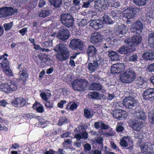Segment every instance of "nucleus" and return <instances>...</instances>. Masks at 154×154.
<instances>
[{
    "label": "nucleus",
    "instance_id": "34",
    "mask_svg": "<svg viewBox=\"0 0 154 154\" xmlns=\"http://www.w3.org/2000/svg\"><path fill=\"white\" fill-rule=\"evenodd\" d=\"M0 67L2 68V70L10 67V62L7 58H5L4 60L1 63Z\"/></svg>",
    "mask_w": 154,
    "mask_h": 154
},
{
    "label": "nucleus",
    "instance_id": "54",
    "mask_svg": "<svg viewBox=\"0 0 154 154\" xmlns=\"http://www.w3.org/2000/svg\"><path fill=\"white\" fill-rule=\"evenodd\" d=\"M147 69L149 72H154V63L149 65Z\"/></svg>",
    "mask_w": 154,
    "mask_h": 154
},
{
    "label": "nucleus",
    "instance_id": "20",
    "mask_svg": "<svg viewBox=\"0 0 154 154\" xmlns=\"http://www.w3.org/2000/svg\"><path fill=\"white\" fill-rule=\"evenodd\" d=\"M127 32V28L124 24H121L118 26V29L117 30V34L119 37H123V35L125 34Z\"/></svg>",
    "mask_w": 154,
    "mask_h": 154
},
{
    "label": "nucleus",
    "instance_id": "43",
    "mask_svg": "<svg viewBox=\"0 0 154 154\" xmlns=\"http://www.w3.org/2000/svg\"><path fill=\"white\" fill-rule=\"evenodd\" d=\"M148 39V42L154 48V32L150 33L149 35Z\"/></svg>",
    "mask_w": 154,
    "mask_h": 154
},
{
    "label": "nucleus",
    "instance_id": "50",
    "mask_svg": "<svg viewBox=\"0 0 154 154\" xmlns=\"http://www.w3.org/2000/svg\"><path fill=\"white\" fill-rule=\"evenodd\" d=\"M94 1V0H88L87 2H84L82 5L83 8H88L90 5L91 2H92Z\"/></svg>",
    "mask_w": 154,
    "mask_h": 154
},
{
    "label": "nucleus",
    "instance_id": "41",
    "mask_svg": "<svg viewBox=\"0 0 154 154\" xmlns=\"http://www.w3.org/2000/svg\"><path fill=\"white\" fill-rule=\"evenodd\" d=\"M72 102H69L66 105V107L65 108L67 110H68L69 109L70 110L73 111L74 109H76L78 105L76 103H72L70 106L69 108V105Z\"/></svg>",
    "mask_w": 154,
    "mask_h": 154
},
{
    "label": "nucleus",
    "instance_id": "33",
    "mask_svg": "<svg viewBox=\"0 0 154 154\" xmlns=\"http://www.w3.org/2000/svg\"><path fill=\"white\" fill-rule=\"evenodd\" d=\"M132 40L133 45H135L140 43L142 40V38L140 35H135L132 37Z\"/></svg>",
    "mask_w": 154,
    "mask_h": 154
},
{
    "label": "nucleus",
    "instance_id": "24",
    "mask_svg": "<svg viewBox=\"0 0 154 154\" xmlns=\"http://www.w3.org/2000/svg\"><path fill=\"white\" fill-rule=\"evenodd\" d=\"M134 10L127 9L124 11V17L128 19L133 18L136 14L134 13Z\"/></svg>",
    "mask_w": 154,
    "mask_h": 154
},
{
    "label": "nucleus",
    "instance_id": "45",
    "mask_svg": "<svg viewBox=\"0 0 154 154\" xmlns=\"http://www.w3.org/2000/svg\"><path fill=\"white\" fill-rule=\"evenodd\" d=\"M139 146L141 149V152L144 153H146L148 152V144L143 143L140 145Z\"/></svg>",
    "mask_w": 154,
    "mask_h": 154
},
{
    "label": "nucleus",
    "instance_id": "27",
    "mask_svg": "<svg viewBox=\"0 0 154 154\" xmlns=\"http://www.w3.org/2000/svg\"><path fill=\"white\" fill-rule=\"evenodd\" d=\"M86 51L88 56L93 57L96 54L97 50L94 46L90 45L88 46Z\"/></svg>",
    "mask_w": 154,
    "mask_h": 154
},
{
    "label": "nucleus",
    "instance_id": "1",
    "mask_svg": "<svg viewBox=\"0 0 154 154\" xmlns=\"http://www.w3.org/2000/svg\"><path fill=\"white\" fill-rule=\"evenodd\" d=\"M54 50L57 53L56 57L59 61H66L69 58L70 51L64 44L60 43L54 47Z\"/></svg>",
    "mask_w": 154,
    "mask_h": 154
},
{
    "label": "nucleus",
    "instance_id": "5",
    "mask_svg": "<svg viewBox=\"0 0 154 154\" xmlns=\"http://www.w3.org/2000/svg\"><path fill=\"white\" fill-rule=\"evenodd\" d=\"M17 11L12 7H4L0 8V14L3 17H6L15 14Z\"/></svg>",
    "mask_w": 154,
    "mask_h": 154
},
{
    "label": "nucleus",
    "instance_id": "53",
    "mask_svg": "<svg viewBox=\"0 0 154 154\" xmlns=\"http://www.w3.org/2000/svg\"><path fill=\"white\" fill-rule=\"evenodd\" d=\"M125 42L127 43V45H131V48L133 46V43L132 42V40L128 38L127 39L125 40Z\"/></svg>",
    "mask_w": 154,
    "mask_h": 154
},
{
    "label": "nucleus",
    "instance_id": "26",
    "mask_svg": "<svg viewBox=\"0 0 154 154\" xmlns=\"http://www.w3.org/2000/svg\"><path fill=\"white\" fill-rule=\"evenodd\" d=\"M142 124L137 120H132L131 122V127L134 130L139 131L142 128Z\"/></svg>",
    "mask_w": 154,
    "mask_h": 154
},
{
    "label": "nucleus",
    "instance_id": "57",
    "mask_svg": "<svg viewBox=\"0 0 154 154\" xmlns=\"http://www.w3.org/2000/svg\"><path fill=\"white\" fill-rule=\"evenodd\" d=\"M46 4L45 0H39L38 6L40 8L43 7Z\"/></svg>",
    "mask_w": 154,
    "mask_h": 154
},
{
    "label": "nucleus",
    "instance_id": "61",
    "mask_svg": "<svg viewBox=\"0 0 154 154\" xmlns=\"http://www.w3.org/2000/svg\"><path fill=\"white\" fill-rule=\"evenodd\" d=\"M27 32V28H23L22 29H20L19 31V32H20L21 35L23 36H24L26 32Z\"/></svg>",
    "mask_w": 154,
    "mask_h": 154
},
{
    "label": "nucleus",
    "instance_id": "25",
    "mask_svg": "<svg viewBox=\"0 0 154 154\" xmlns=\"http://www.w3.org/2000/svg\"><path fill=\"white\" fill-rule=\"evenodd\" d=\"M35 59H36L35 61L37 63L42 62L48 65L49 64L50 60L48 58L43 57L41 54L37 55V56H35Z\"/></svg>",
    "mask_w": 154,
    "mask_h": 154
},
{
    "label": "nucleus",
    "instance_id": "10",
    "mask_svg": "<svg viewBox=\"0 0 154 154\" xmlns=\"http://www.w3.org/2000/svg\"><path fill=\"white\" fill-rule=\"evenodd\" d=\"M109 5L108 0H97L94 4L96 9L102 10L106 9Z\"/></svg>",
    "mask_w": 154,
    "mask_h": 154
},
{
    "label": "nucleus",
    "instance_id": "17",
    "mask_svg": "<svg viewBox=\"0 0 154 154\" xmlns=\"http://www.w3.org/2000/svg\"><path fill=\"white\" fill-rule=\"evenodd\" d=\"M126 114L125 111L122 110L117 109L113 111V117L118 120H121L122 118H124L126 117Z\"/></svg>",
    "mask_w": 154,
    "mask_h": 154
},
{
    "label": "nucleus",
    "instance_id": "3",
    "mask_svg": "<svg viewBox=\"0 0 154 154\" xmlns=\"http://www.w3.org/2000/svg\"><path fill=\"white\" fill-rule=\"evenodd\" d=\"M87 82L84 79H75L72 83V89L75 91L82 92L85 90Z\"/></svg>",
    "mask_w": 154,
    "mask_h": 154
},
{
    "label": "nucleus",
    "instance_id": "62",
    "mask_svg": "<svg viewBox=\"0 0 154 154\" xmlns=\"http://www.w3.org/2000/svg\"><path fill=\"white\" fill-rule=\"evenodd\" d=\"M101 122L102 121H101L95 122L94 124V128L97 129H99L100 128V126Z\"/></svg>",
    "mask_w": 154,
    "mask_h": 154
},
{
    "label": "nucleus",
    "instance_id": "15",
    "mask_svg": "<svg viewBox=\"0 0 154 154\" xmlns=\"http://www.w3.org/2000/svg\"><path fill=\"white\" fill-rule=\"evenodd\" d=\"M90 26L94 29L98 30L103 26V21L99 19H95L91 20Z\"/></svg>",
    "mask_w": 154,
    "mask_h": 154
},
{
    "label": "nucleus",
    "instance_id": "18",
    "mask_svg": "<svg viewBox=\"0 0 154 154\" xmlns=\"http://www.w3.org/2000/svg\"><path fill=\"white\" fill-rule=\"evenodd\" d=\"M32 108L34 110L36 111L37 112L39 113H43L45 110L43 105L36 101L33 104Z\"/></svg>",
    "mask_w": 154,
    "mask_h": 154
},
{
    "label": "nucleus",
    "instance_id": "58",
    "mask_svg": "<svg viewBox=\"0 0 154 154\" xmlns=\"http://www.w3.org/2000/svg\"><path fill=\"white\" fill-rule=\"evenodd\" d=\"M111 147L113 149L119 150V149L118 147L116 146L114 142L112 141L110 142Z\"/></svg>",
    "mask_w": 154,
    "mask_h": 154
},
{
    "label": "nucleus",
    "instance_id": "37",
    "mask_svg": "<svg viewBox=\"0 0 154 154\" xmlns=\"http://www.w3.org/2000/svg\"><path fill=\"white\" fill-rule=\"evenodd\" d=\"M45 106L47 108L51 109L54 107V101L53 100H47L44 103Z\"/></svg>",
    "mask_w": 154,
    "mask_h": 154
},
{
    "label": "nucleus",
    "instance_id": "12",
    "mask_svg": "<svg viewBox=\"0 0 154 154\" xmlns=\"http://www.w3.org/2000/svg\"><path fill=\"white\" fill-rule=\"evenodd\" d=\"M58 35L60 39L66 42L69 36V32L68 29L62 28L59 30Z\"/></svg>",
    "mask_w": 154,
    "mask_h": 154
},
{
    "label": "nucleus",
    "instance_id": "8",
    "mask_svg": "<svg viewBox=\"0 0 154 154\" xmlns=\"http://www.w3.org/2000/svg\"><path fill=\"white\" fill-rule=\"evenodd\" d=\"M120 144L122 146L125 147H127L128 145H129V147L127 148L129 150H131L133 148V140L128 136L124 137L120 140Z\"/></svg>",
    "mask_w": 154,
    "mask_h": 154
},
{
    "label": "nucleus",
    "instance_id": "52",
    "mask_svg": "<svg viewBox=\"0 0 154 154\" xmlns=\"http://www.w3.org/2000/svg\"><path fill=\"white\" fill-rule=\"evenodd\" d=\"M95 68L93 65V63H89L88 64V69L91 71L92 72H94L95 71V69L94 68Z\"/></svg>",
    "mask_w": 154,
    "mask_h": 154
},
{
    "label": "nucleus",
    "instance_id": "11",
    "mask_svg": "<svg viewBox=\"0 0 154 154\" xmlns=\"http://www.w3.org/2000/svg\"><path fill=\"white\" fill-rule=\"evenodd\" d=\"M125 69L124 63H117L114 64L111 69V72L113 74H119L123 71Z\"/></svg>",
    "mask_w": 154,
    "mask_h": 154
},
{
    "label": "nucleus",
    "instance_id": "64",
    "mask_svg": "<svg viewBox=\"0 0 154 154\" xmlns=\"http://www.w3.org/2000/svg\"><path fill=\"white\" fill-rule=\"evenodd\" d=\"M56 152L52 149H50L48 151H46L44 152V154H55Z\"/></svg>",
    "mask_w": 154,
    "mask_h": 154
},
{
    "label": "nucleus",
    "instance_id": "39",
    "mask_svg": "<svg viewBox=\"0 0 154 154\" xmlns=\"http://www.w3.org/2000/svg\"><path fill=\"white\" fill-rule=\"evenodd\" d=\"M146 82L143 78L141 77H137V79L135 81V84L137 86L139 87L142 88L141 86L142 85Z\"/></svg>",
    "mask_w": 154,
    "mask_h": 154
},
{
    "label": "nucleus",
    "instance_id": "14",
    "mask_svg": "<svg viewBox=\"0 0 154 154\" xmlns=\"http://www.w3.org/2000/svg\"><path fill=\"white\" fill-rule=\"evenodd\" d=\"M143 97L145 100H154V88L146 89L143 94Z\"/></svg>",
    "mask_w": 154,
    "mask_h": 154
},
{
    "label": "nucleus",
    "instance_id": "35",
    "mask_svg": "<svg viewBox=\"0 0 154 154\" xmlns=\"http://www.w3.org/2000/svg\"><path fill=\"white\" fill-rule=\"evenodd\" d=\"M0 91L5 93H10L8 83H3L0 85Z\"/></svg>",
    "mask_w": 154,
    "mask_h": 154
},
{
    "label": "nucleus",
    "instance_id": "19",
    "mask_svg": "<svg viewBox=\"0 0 154 154\" xmlns=\"http://www.w3.org/2000/svg\"><path fill=\"white\" fill-rule=\"evenodd\" d=\"M132 51L131 45H124L119 49L118 52L121 54H125Z\"/></svg>",
    "mask_w": 154,
    "mask_h": 154
},
{
    "label": "nucleus",
    "instance_id": "22",
    "mask_svg": "<svg viewBox=\"0 0 154 154\" xmlns=\"http://www.w3.org/2000/svg\"><path fill=\"white\" fill-rule=\"evenodd\" d=\"M18 82V79L14 78L11 82L8 83L9 85V89L10 93L12 92L13 91H15L17 89Z\"/></svg>",
    "mask_w": 154,
    "mask_h": 154
},
{
    "label": "nucleus",
    "instance_id": "29",
    "mask_svg": "<svg viewBox=\"0 0 154 154\" xmlns=\"http://www.w3.org/2000/svg\"><path fill=\"white\" fill-rule=\"evenodd\" d=\"M136 115L137 118L142 120H144L146 118V116L145 113L143 112V111L140 109L136 111Z\"/></svg>",
    "mask_w": 154,
    "mask_h": 154
},
{
    "label": "nucleus",
    "instance_id": "56",
    "mask_svg": "<svg viewBox=\"0 0 154 154\" xmlns=\"http://www.w3.org/2000/svg\"><path fill=\"white\" fill-rule=\"evenodd\" d=\"M35 114L32 113H27L24 114L25 117L28 119H32L34 117Z\"/></svg>",
    "mask_w": 154,
    "mask_h": 154
},
{
    "label": "nucleus",
    "instance_id": "6",
    "mask_svg": "<svg viewBox=\"0 0 154 154\" xmlns=\"http://www.w3.org/2000/svg\"><path fill=\"white\" fill-rule=\"evenodd\" d=\"M84 42L80 39L73 38L71 40L69 46L72 48L82 51L84 49Z\"/></svg>",
    "mask_w": 154,
    "mask_h": 154
},
{
    "label": "nucleus",
    "instance_id": "51",
    "mask_svg": "<svg viewBox=\"0 0 154 154\" xmlns=\"http://www.w3.org/2000/svg\"><path fill=\"white\" fill-rule=\"evenodd\" d=\"M40 96L42 99L45 101L48 100V98L47 95L45 92H43L40 94Z\"/></svg>",
    "mask_w": 154,
    "mask_h": 154
},
{
    "label": "nucleus",
    "instance_id": "47",
    "mask_svg": "<svg viewBox=\"0 0 154 154\" xmlns=\"http://www.w3.org/2000/svg\"><path fill=\"white\" fill-rule=\"evenodd\" d=\"M92 99L98 100L99 97V93L96 92H90L89 94Z\"/></svg>",
    "mask_w": 154,
    "mask_h": 154
},
{
    "label": "nucleus",
    "instance_id": "38",
    "mask_svg": "<svg viewBox=\"0 0 154 154\" xmlns=\"http://www.w3.org/2000/svg\"><path fill=\"white\" fill-rule=\"evenodd\" d=\"M51 5L55 8H59L62 3V0H49Z\"/></svg>",
    "mask_w": 154,
    "mask_h": 154
},
{
    "label": "nucleus",
    "instance_id": "46",
    "mask_svg": "<svg viewBox=\"0 0 154 154\" xmlns=\"http://www.w3.org/2000/svg\"><path fill=\"white\" fill-rule=\"evenodd\" d=\"M3 72L8 77L13 76L14 74L12 70L10 69V67L3 70Z\"/></svg>",
    "mask_w": 154,
    "mask_h": 154
},
{
    "label": "nucleus",
    "instance_id": "49",
    "mask_svg": "<svg viewBox=\"0 0 154 154\" xmlns=\"http://www.w3.org/2000/svg\"><path fill=\"white\" fill-rule=\"evenodd\" d=\"M138 56L137 54H133L129 58V60L131 62H136L137 60Z\"/></svg>",
    "mask_w": 154,
    "mask_h": 154
},
{
    "label": "nucleus",
    "instance_id": "30",
    "mask_svg": "<svg viewBox=\"0 0 154 154\" xmlns=\"http://www.w3.org/2000/svg\"><path fill=\"white\" fill-rule=\"evenodd\" d=\"M102 86L100 84L97 83H92L89 86V89L91 90L99 91L102 89Z\"/></svg>",
    "mask_w": 154,
    "mask_h": 154
},
{
    "label": "nucleus",
    "instance_id": "32",
    "mask_svg": "<svg viewBox=\"0 0 154 154\" xmlns=\"http://www.w3.org/2000/svg\"><path fill=\"white\" fill-rule=\"evenodd\" d=\"M108 55L112 61L118 60H119V56L113 51H109Z\"/></svg>",
    "mask_w": 154,
    "mask_h": 154
},
{
    "label": "nucleus",
    "instance_id": "42",
    "mask_svg": "<svg viewBox=\"0 0 154 154\" xmlns=\"http://www.w3.org/2000/svg\"><path fill=\"white\" fill-rule=\"evenodd\" d=\"M53 39L49 40L48 39V41H45L43 43H42V45L45 48H50L52 46L53 42L52 40Z\"/></svg>",
    "mask_w": 154,
    "mask_h": 154
},
{
    "label": "nucleus",
    "instance_id": "4",
    "mask_svg": "<svg viewBox=\"0 0 154 154\" xmlns=\"http://www.w3.org/2000/svg\"><path fill=\"white\" fill-rule=\"evenodd\" d=\"M60 20L62 24L68 28L73 26V19L72 15L69 14H62L60 16Z\"/></svg>",
    "mask_w": 154,
    "mask_h": 154
},
{
    "label": "nucleus",
    "instance_id": "2",
    "mask_svg": "<svg viewBox=\"0 0 154 154\" xmlns=\"http://www.w3.org/2000/svg\"><path fill=\"white\" fill-rule=\"evenodd\" d=\"M136 74L131 68L128 69L120 75V79L123 83H130L133 82L135 79Z\"/></svg>",
    "mask_w": 154,
    "mask_h": 154
},
{
    "label": "nucleus",
    "instance_id": "60",
    "mask_svg": "<svg viewBox=\"0 0 154 154\" xmlns=\"http://www.w3.org/2000/svg\"><path fill=\"white\" fill-rule=\"evenodd\" d=\"M84 148L87 151H90L91 149V145L88 143H87L84 146Z\"/></svg>",
    "mask_w": 154,
    "mask_h": 154
},
{
    "label": "nucleus",
    "instance_id": "40",
    "mask_svg": "<svg viewBox=\"0 0 154 154\" xmlns=\"http://www.w3.org/2000/svg\"><path fill=\"white\" fill-rule=\"evenodd\" d=\"M103 21L106 24H111L114 23L113 21L108 15H105L103 17Z\"/></svg>",
    "mask_w": 154,
    "mask_h": 154
},
{
    "label": "nucleus",
    "instance_id": "59",
    "mask_svg": "<svg viewBox=\"0 0 154 154\" xmlns=\"http://www.w3.org/2000/svg\"><path fill=\"white\" fill-rule=\"evenodd\" d=\"M109 126L108 125H106L102 121L100 125V128L102 129H107Z\"/></svg>",
    "mask_w": 154,
    "mask_h": 154
},
{
    "label": "nucleus",
    "instance_id": "7",
    "mask_svg": "<svg viewBox=\"0 0 154 154\" xmlns=\"http://www.w3.org/2000/svg\"><path fill=\"white\" fill-rule=\"evenodd\" d=\"M136 101L134 98L131 96L125 97L123 100V105L126 108L131 111L135 105Z\"/></svg>",
    "mask_w": 154,
    "mask_h": 154
},
{
    "label": "nucleus",
    "instance_id": "63",
    "mask_svg": "<svg viewBox=\"0 0 154 154\" xmlns=\"http://www.w3.org/2000/svg\"><path fill=\"white\" fill-rule=\"evenodd\" d=\"M87 24V22L85 20H82L79 23V25L80 26H84Z\"/></svg>",
    "mask_w": 154,
    "mask_h": 154
},
{
    "label": "nucleus",
    "instance_id": "36",
    "mask_svg": "<svg viewBox=\"0 0 154 154\" xmlns=\"http://www.w3.org/2000/svg\"><path fill=\"white\" fill-rule=\"evenodd\" d=\"M69 121L65 116L60 117L58 121L57 125L59 126H61L63 125L67 124Z\"/></svg>",
    "mask_w": 154,
    "mask_h": 154
},
{
    "label": "nucleus",
    "instance_id": "23",
    "mask_svg": "<svg viewBox=\"0 0 154 154\" xmlns=\"http://www.w3.org/2000/svg\"><path fill=\"white\" fill-rule=\"evenodd\" d=\"M143 25L140 21H136L134 24V26L131 29V31L133 32H137V31L141 32L143 29Z\"/></svg>",
    "mask_w": 154,
    "mask_h": 154
},
{
    "label": "nucleus",
    "instance_id": "48",
    "mask_svg": "<svg viewBox=\"0 0 154 154\" xmlns=\"http://www.w3.org/2000/svg\"><path fill=\"white\" fill-rule=\"evenodd\" d=\"M12 23L10 22L8 23H5L4 24L3 26L5 31L9 30L12 28Z\"/></svg>",
    "mask_w": 154,
    "mask_h": 154
},
{
    "label": "nucleus",
    "instance_id": "28",
    "mask_svg": "<svg viewBox=\"0 0 154 154\" xmlns=\"http://www.w3.org/2000/svg\"><path fill=\"white\" fill-rule=\"evenodd\" d=\"M84 116L87 119L91 118L94 115V110L91 109H84Z\"/></svg>",
    "mask_w": 154,
    "mask_h": 154
},
{
    "label": "nucleus",
    "instance_id": "9",
    "mask_svg": "<svg viewBox=\"0 0 154 154\" xmlns=\"http://www.w3.org/2000/svg\"><path fill=\"white\" fill-rule=\"evenodd\" d=\"M22 66V64L20 63L18 67V69H20V80L23 83L25 84L29 75L27 72L26 68H24L23 69Z\"/></svg>",
    "mask_w": 154,
    "mask_h": 154
},
{
    "label": "nucleus",
    "instance_id": "16",
    "mask_svg": "<svg viewBox=\"0 0 154 154\" xmlns=\"http://www.w3.org/2000/svg\"><path fill=\"white\" fill-rule=\"evenodd\" d=\"M91 42L94 44L99 43L103 40L102 35L98 32L93 33L90 38Z\"/></svg>",
    "mask_w": 154,
    "mask_h": 154
},
{
    "label": "nucleus",
    "instance_id": "21",
    "mask_svg": "<svg viewBox=\"0 0 154 154\" xmlns=\"http://www.w3.org/2000/svg\"><path fill=\"white\" fill-rule=\"evenodd\" d=\"M142 57L143 59L147 61L154 60V52L152 51L144 52L143 54Z\"/></svg>",
    "mask_w": 154,
    "mask_h": 154
},
{
    "label": "nucleus",
    "instance_id": "55",
    "mask_svg": "<svg viewBox=\"0 0 154 154\" xmlns=\"http://www.w3.org/2000/svg\"><path fill=\"white\" fill-rule=\"evenodd\" d=\"M66 102V101L65 100H61L60 102L58 103L57 106L60 108H62L63 107L64 104Z\"/></svg>",
    "mask_w": 154,
    "mask_h": 154
},
{
    "label": "nucleus",
    "instance_id": "13",
    "mask_svg": "<svg viewBox=\"0 0 154 154\" xmlns=\"http://www.w3.org/2000/svg\"><path fill=\"white\" fill-rule=\"evenodd\" d=\"M11 103L13 106L16 107H22L26 104L25 100L22 97H19L13 100Z\"/></svg>",
    "mask_w": 154,
    "mask_h": 154
},
{
    "label": "nucleus",
    "instance_id": "31",
    "mask_svg": "<svg viewBox=\"0 0 154 154\" xmlns=\"http://www.w3.org/2000/svg\"><path fill=\"white\" fill-rule=\"evenodd\" d=\"M50 11L49 10L43 9L38 11V13L39 16L45 18L48 16L50 14Z\"/></svg>",
    "mask_w": 154,
    "mask_h": 154
},
{
    "label": "nucleus",
    "instance_id": "44",
    "mask_svg": "<svg viewBox=\"0 0 154 154\" xmlns=\"http://www.w3.org/2000/svg\"><path fill=\"white\" fill-rule=\"evenodd\" d=\"M146 1L147 0H133V2L138 6H142L146 4Z\"/></svg>",
    "mask_w": 154,
    "mask_h": 154
}]
</instances>
